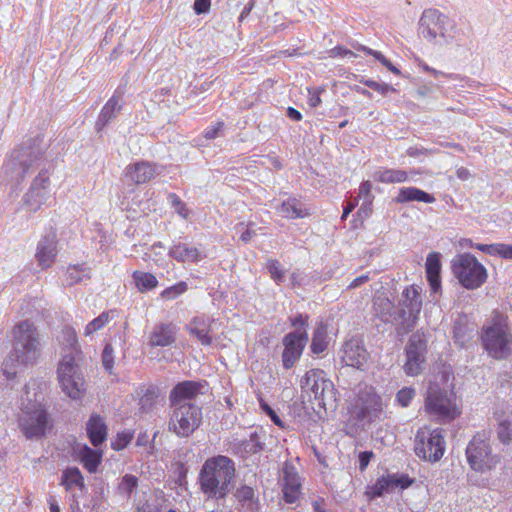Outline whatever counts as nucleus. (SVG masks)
Instances as JSON below:
<instances>
[{
  "instance_id": "1",
  "label": "nucleus",
  "mask_w": 512,
  "mask_h": 512,
  "mask_svg": "<svg viewBox=\"0 0 512 512\" xmlns=\"http://www.w3.org/2000/svg\"><path fill=\"white\" fill-rule=\"evenodd\" d=\"M47 384L42 379H31L21 397L18 427L27 439L41 438L51 428V419L45 406Z\"/></svg>"
},
{
  "instance_id": "2",
  "label": "nucleus",
  "mask_w": 512,
  "mask_h": 512,
  "mask_svg": "<svg viewBox=\"0 0 512 512\" xmlns=\"http://www.w3.org/2000/svg\"><path fill=\"white\" fill-rule=\"evenodd\" d=\"M235 476L232 459L223 455L208 458L199 471L200 490L207 499H224L233 488Z\"/></svg>"
},
{
  "instance_id": "3",
  "label": "nucleus",
  "mask_w": 512,
  "mask_h": 512,
  "mask_svg": "<svg viewBox=\"0 0 512 512\" xmlns=\"http://www.w3.org/2000/svg\"><path fill=\"white\" fill-rule=\"evenodd\" d=\"M40 353L41 343L35 325L28 320L19 322L13 328L12 350L4 362V374L8 379L14 377L15 372L9 371L8 367L32 364Z\"/></svg>"
},
{
  "instance_id": "4",
  "label": "nucleus",
  "mask_w": 512,
  "mask_h": 512,
  "mask_svg": "<svg viewBox=\"0 0 512 512\" xmlns=\"http://www.w3.org/2000/svg\"><path fill=\"white\" fill-rule=\"evenodd\" d=\"M450 373L442 371L429 382L424 401L425 411L441 422H450L460 416L456 395L449 389L447 382Z\"/></svg>"
},
{
  "instance_id": "5",
  "label": "nucleus",
  "mask_w": 512,
  "mask_h": 512,
  "mask_svg": "<svg viewBox=\"0 0 512 512\" xmlns=\"http://www.w3.org/2000/svg\"><path fill=\"white\" fill-rule=\"evenodd\" d=\"M69 350L58 365V380L62 391L71 399H80L85 392V380L77 363L78 349L74 331L66 328L64 331Z\"/></svg>"
},
{
  "instance_id": "6",
  "label": "nucleus",
  "mask_w": 512,
  "mask_h": 512,
  "mask_svg": "<svg viewBox=\"0 0 512 512\" xmlns=\"http://www.w3.org/2000/svg\"><path fill=\"white\" fill-rule=\"evenodd\" d=\"M42 156L41 149L32 144L14 149L4 163L3 171L5 176L11 182L21 183L26 175L40 166Z\"/></svg>"
},
{
  "instance_id": "7",
  "label": "nucleus",
  "mask_w": 512,
  "mask_h": 512,
  "mask_svg": "<svg viewBox=\"0 0 512 512\" xmlns=\"http://www.w3.org/2000/svg\"><path fill=\"white\" fill-rule=\"evenodd\" d=\"M301 389L310 399L317 401L324 409L336 405V392L333 382L323 370L312 369L301 380Z\"/></svg>"
},
{
  "instance_id": "8",
  "label": "nucleus",
  "mask_w": 512,
  "mask_h": 512,
  "mask_svg": "<svg viewBox=\"0 0 512 512\" xmlns=\"http://www.w3.org/2000/svg\"><path fill=\"white\" fill-rule=\"evenodd\" d=\"M452 271L466 289H477L487 279L485 267L469 253L459 254L452 260Z\"/></svg>"
},
{
  "instance_id": "9",
  "label": "nucleus",
  "mask_w": 512,
  "mask_h": 512,
  "mask_svg": "<svg viewBox=\"0 0 512 512\" xmlns=\"http://www.w3.org/2000/svg\"><path fill=\"white\" fill-rule=\"evenodd\" d=\"M172 412L168 422L170 432L178 437L192 435L202 422V409L197 405L171 406Z\"/></svg>"
},
{
  "instance_id": "10",
  "label": "nucleus",
  "mask_w": 512,
  "mask_h": 512,
  "mask_svg": "<svg viewBox=\"0 0 512 512\" xmlns=\"http://www.w3.org/2000/svg\"><path fill=\"white\" fill-rule=\"evenodd\" d=\"M414 450L418 457L436 462L445 452L444 430L421 427L415 436Z\"/></svg>"
},
{
  "instance_id": "11",
  "label": "nucleus",
  "mask_w": 512,
  "mask_h": 512,
  "mask_svg": "<svg viewBox=\"0 0 512 512\" xmlns=\"http://www.w3.org/2000/svg\"><path fill=\"white\" fill-rule=\"evenodd\" d=\"M466 456L470 467L478 472H486L500 462L498 455L491 452L489 439L485 433H477L466 448Z\"/></svg>"
},
{
  "instance_id": "12",
  "label": "nucleus",
  "mask_w": 512,
  "mask_h": 512,
  "mask_svg": "<svg viewBox=\"0 0 512 512\" xmlns=\"http://www.w3.org/2000/svg\"><path fill=\"white\" fill-rule=\"evenodd\" d=\"M420 292L421 288L416 285L403 290L399 300V318L401 319L398 327L399 334H407L414 328L422 308Z\"/></svg>"
},
{
  "instance_id": "13",
  "label": "nucleus",
  "mask_w": 512,
  "mask_h": 512,
  "mask_svg": "<svg viewBox=\"0 0 512 512\" xmlns=\"http://www.w3.org/2000/svg\"><path fill=\"white\" fill-rule=\"evenodd\" d=\"M483 344L487 352L496 359L512 353V335L507 326L494 324L485 330Z\"/></svg>"
},
{
  "instance_id": "14",
  "label": "nucleus",
  "mask_w": 512,
  "mask_h": 512,
  "mask_svg": "<svg viewBox=\"0 0 512 512\" xmlns=\"http://www.w3.org/2000/svg\"><path fill=\"white\" fill-rule=\"evenodd\" d=\"M51 180L47 169H41L23 196L24 204L36 212L51 198Z\"/></svg>"
},
{
  "instance_id": "15",
  "label": "nucleus",
  "mask_w": 512,
  "mask_h": 512,
  "mask_svg": "<svg viewBox=\"0 0 512 512\" xmlns=\"http://www.w3.org/2000/svg\"><path fill=\"white\" fill-rule=\"evenodd\" d=\"M406 362L404 371L409 376H416L421 373L422 365L425 362L427 352V340L423 334L414 333L406 346Z\"/></svg>"
},
{
  "instance_id": "16",
  "label": "nucleus",
  "mask_w": 512,
  "mask_h": 512,
  "mask_svg": "<svg viewBox=\"0 0 512 512\" xmlns=\"http://www.w3.org/2000/svg\"><path fill=\"white\" fill-rule=\"evenodd\" d=\"M308 341L307 331L299 329L286 334L282 339L284 350L282 353V363L285 369L292 368L300 359L303 350Z\"/></svg>"
},
{
  "instance_id": "17",
  "label": "nucleus",
  "mask_w": 512,
  "mask_h": 512,
  "mask_svg": "<svg viewBox=\"0 0 512 512\" xmlns=\"http://www.w3.org/2000/svg\"><path fill=\"white\" fill-rule=\"evenodd\" d=\"M447 17L436 9H427L419 20V33L428 41L437 37H445Z\"/></svg>"
},
{
  "instance_id": "18",
  "label": "nucleus",
  "mask_w": 512,
  "mask_h": 512,
  "mask_svg": "<svg viewBox=\"0 0 512 512\" xmlns=\"http://www.w3.org/2000/svg\"><path fill=\"white\" fill-rule=\"evenodd\" d=\"M58 254V239L55 231H49L37 242L35 260L42 270L52 267Z\"/></svg>"
},
{
  "instance_id": "19",
  "label": "nucleus",
  "mask_w": 512,
  "mask_h": 512,
  "mask_svg": "<svg viewBox=\"0 0 512 512\" xmlns=\"http://www.w3.org/2000/svg\"><path fill=\"white\" fill-rule=\"evenodd\" d=\"M339 356L346 366L360 369L367 362L369 354L360 339L351 338L343 344Z\"/></svg>"
},
{
  "instance_id": "20",
  "label": "nucleus",
  "mask_w": 512,
  "mask_h": 512,
  "mask_svg": "<svg viewBox=\"0 0 512 512\" xmlns=\"http://www.w3.org/2000/svg\"><path fill=\"white\" fill-rule=\"evenodd\" d=\"M204 384L195 381H183L178 383L170 392L171 406L195 405L192 401L202 394Z\"/></svg>"
},
{
  "instance_id": "21",
  "label": "nucleus",
  "mask_w": 512,
  "mask_h": 512,
  "mask_svg": "<svg viewBox=\"0 0 512 512\" xmlns=\"http://www.w3.org/2000/svg\"><path fill=\"white\" fill-rule=\"evenodd\" d=\"M301 479L296 471V468L290 464L285 463L283 467V498L286 503H295L301 495Z\"/></svg>"
},
{
  "instance_id": "22",
  "label": "nucleus",
  "mask_w": 512,
  "mask_h": 512,
  "mask_svg": "<svg viewBox=\"0 0 512 512\" xmlns=\"http://www.w3.org/2000/svg\"><path fill=\"white\" fill-rule=\"evenodd\" d=\"M168 255L179 263H198L206 258V253L186 242H175L168 250Z\"/></svg>"
},
{
  "instance_id": "23",
  "label": "nucleus",
  "mask_w": 512,
  "mask_h": 512,
  "mask_svg": "<svg viewBox=\"0 0 512 512\" xmlns=\"http://www.w3.org/2000/svg\"><path fill=\"white\" fill-rule=\"evenodd\" d=\"M177 328L171 323H161L154 326L149 335L148 343L151 347H166L176 341Z\"/></svg>"
},
{
  "instance_id": "24",
  "label": "nucleus",
  "mask_w": 512,
  "mask_h": 512,
  "mask_svg": "<svg viewBox=\"0 0 512 512\" xmlns=\"http://www.w3.org/2000/svg\"><path fill=\"white\" fill-rule=\"evenodd\" d=\"M126 176L135 184H144L152 180L158 171L156 166L147 161H139L126 167Z\"/></svg>"
},
{
  "instance_id": "25",
  "label": "nucleus",
  "mask_w": 512,
  "mask_h": 512,
  "mask_svg": "<svg viewBox=\"0 0 512 512\" xmlns=\"http://www.w3.org/2000/svg\"><path fill=\"white\" fill-rule=\"evenodd\" d=\"M214 320L208 316L202 315L194 317L187 326V330L191 335H194L202 345H210L212 337V324Z\"/></svg>"
},
{
  "instance_id": "26",
  "label": "nucleus",
  "mask_w": 512,
  "mask_h": 512,
  "mask_svg": "<svg viewBox=\"0 0 512 512\" xmlns=\"http://www.w3.org/2000/svg\"><path fill=\"white\" fill-rule=\"evenodd\" d=\"M412 480L407 475L390 474L377 480L373 487L374 496H382L385 492L394 490L397 487L405 489L409 487Z\"/></svg>"
},
{
  "instance_id": "27",
  "label": "nucleus",
  "mask_w": 512,
  "mask_h": 512,
  "mask_svg": "<svg viewBox=\"0 0 512 512\" xmlns=\"http://www.w3.org/2000/svg\"><path fill=\"white\" fill-rule=\"evenodd\" d=\"M276 211L286 219H298L308 216L310 213L305 205L297 198L291 197L284 200Z\"/></svg>"
},
{
  "instance_id": "28",
  "label": "nucleus",
  "mask_w": 512,
  "mask_h": 512,
  "mask_svg": "<svg viewBox=\"0 0 512 512\" xmlns=\"http://www.w3.org/2000/svg\"><path fill=\"white\" fill-rule=\"evenodd\" d=\"M74 451L78 460L82 463L85 469L90 473L97 471L102 459L100 451L94 450L87 445L78 446Z\"/></svg>"
},
{
  "instance_id": "29",
  "label": "nucleus",
  "mask_w": 512,
  "mask_h": 512,
  "mask_svg": "<svg viewBox=\"0 0 512 512\" xmlns=\"http://www.w3.org/2000/svg\"><path fill=\"white\" fill-rule=\"evenodd\" d=\"M88 437L93 444L97 447L107 437V426L104 420L97 414L91 415L86 425Z\"/></svg>"
},
{
  "instance_id": "30",
  "label": "nucleus",
  "mask_w": 512,
  "mask_h": 512,
  "mask_svg": "<svg viewBox=\"0 0 512 512\" xmlns=\"http://www.w3.org/2000/svg\"><path fill=\"white\" fill-rule=\"evenodd\" d=\"M121 95L117 92L108 100L102 108L96 122V129L102 130L111 120H113L121 109Z\"/></svg>"
},
{
  "instance_id": "31",
  "label": "nucleus",
  "mask_w": 512,
  "mask_h": 512,
  "mask_svg": "<svg viewBox=\"0 0 512 512\" xmlns=\"http://www.w3.org/2000/svg\"><path fill=\"white\" fill-rule=\"evenodd\" d=\"M396 203H406V202H424V203H433L435 202V197L419 188L416 187H403L399 190L398 195L395 197Z\"/></svg>"
},
{
  "instance_id": "32",
  "label": "nucleus",
  "mask_w": 512,
  "mask_h": 512,
  "mask_svg": "<svg viewBox=\"0 0 512 512\" xmlns=\"http://www.w3.org/2000/svg\"><path fill=\"white\" fill-rule=\"evenodd\" d=\"M373 308L375 315L383 322L388 323L392 321L394 316V304L384 294L375 296L373 300Z\"/></svg>"
},
{
  "instance_id": "33",
  "label": "nucleus",
  "mask_w": 512,
  "mask_h": 512,
  "mask_svg": "<svg viewBox=\"0 0 512 512\" xmlns=\"http://www.w3.org/2000/svg\"><path fill=\"white\" fill-rule=\"evenodd\" d=\"M440 269L441 263L439 254H429L426 259V274L430 286L434 292H437L440 288Z\"/></svg>"
},
{
  "instance_id": "34",
  "label": "nucleus",
  "mask_w": 512,
  "mask_h": 512,
  "mask_svg": "<svg viewBox=\"0 0 512 512\" xmlns=\"http://www.w3.org/2000/svg\"><path fill=\"white\" fill-rule=\"evenodd\" d=\"M374 179L385 184L402 183L408 180V173L401 169L381 168L374 173Z\"/></svg>"
},
{
  "instance_id": "35",
  "label": "nucleus",
  "mask_w": 512,
  "mask_h": 512,
  "mask_svg": "<svg viewBox=\"0 0 512 512\" xmlns=\"http://www.w3.org/2000/svg\"><path fill=\"white\" fill-rule=\"evenodd\" d=\"M90 279V270L84 265H70L64 276V285L73 286Z\"/></svg>"
},
{
  "instance_id": "36",
  "label": "nucleus",
  "mask_w": 512,
  "mask_h": 512,
  "mask_svg": "<svg viewBox=\"0 0 512 512\" xmlns=\"http://www.w3.org/2000/svg\"><path fill=\"white\" fill-rule=\"evenodd\" d=\"M382 410L381 400L377 396H370L367 401L362 405L358 412V418L361 420L373 421L379 418Z\"/></svg>"
},
{
  "instance_id": "37",
  "label": "nucleus",
  "mask_w": 512,
  "mask_h": 512,
  "mask_svg": "<svg viewBox=\"0 0 512 512\" xmlns=\"http://www.w3.org/2000/svg\"><path fill=\"white\" fill-rule=\"evenodd\" d=\"M328 346L327 327L320 322L313 333L311 350L314 354H320L326 350Z\"/></svg>"
},
{
  "instance_id": "38",
  "label": "nucleus",
  "mask_w": 512,
  "mask_h": 512,
  "mask_svg": "<svg viewBox=\"0 0 512 512\" xmlns=\"http://www.w3.org/2000/svg\"><path fill=\"white\" fill-rule=\"evenodd\" d=\"M133 280L140 292L151 290L158 284V281L153 274L142 271H135L133 273Z\"/></svg>"
},
{
  "instance_id": "39",
  "label": "nucleus",
  "mask_w": 512,
  "mask_h": 512,
  "mask_svg": "<svg viewBox=\"0 0 512 512\" xmlns=\"http://www.w3.org/2000/svg\"><path fill=\"white\" fill-rule=\"evenodd\" d=\"M242 506L249 512H255L257 509V501L255 499L254 490L249 486L240 487L235 494Z\"/></svg>"
},
{
  "instance_id": "40",
  "label": "nucleus",
  "mask_w": 512,
  "mask_h": 512,
  "mask_svg": "<svg viewBox=\"0 0 512 512\" xmlns=\"http://www.w3.org/2000/svg\"><path fill=\"white\" fill-rule=\"evenodd\" d=\"M61 484L66 490H70L73 486L83 488L84 479L80 470L76 467L66 469L62 475Z\"/></svg>"
},
{
  "instance_id": "41",
  "label": "nucleus",
  "mask_w": 512,
  "mask_h": 512,
  "mask_svg": "<svg viewBox=\"0 0 512 512\" xmlns=\"http://www.w3.org/2000/svg\"><path fill=\"white\" fill-rule=\"evenodd\" d=\"M157 398L158 390L154 387L147 388L139 400V410L142 413L151 411Z\"/></svg>"
},
{
  "instance_id": "42",
  "label": "nucleus",
  "mask_w": 512,
  "mask_h": 512,
  "mask_svg": "<svg viewBox=\"0 0 512 512\" xmlns=\"http://www.w3.org/2000/svg\"><path fill=\"white\" fill-rule=\"evenodd\" d=\"M497 435L503 444H509L512 441V415L499 420Z\"/></svg>"
},
{
  "instance_id": "43",
  "label": "nucleus",
  "mask_w": 512,
  "mask_h": 512,
  "mask_svg": "<svg viewBox=\"0 0 512 512\" xmlns=\"http://www.w3.org/2000/svg\"><path fill=\"white\" fill-rule=\"evenodd\" d=\"M138 486V478L132 474H125L118 482V492L130 496Z\"/></svg>"
},
{
  "instance_id": "44",
  "label": "nucleus",
  "mask_w": 512,
  "mask_h": 512,
  "mask_svg": "<svg viewBox=\"0 0 512 512\" xmlns=\"http://www.w3.org/2000/svg\"><path fill=\"white\" fill-rule=\"evenodd\" d=\"M111 313L112 312H102L98 317L90 321L85 327V336H91L101 330L109 322Z\"/></svg>"
},
{
  "instance_id": "45",
  "label": "nucleus",
  "mask_w": 512,
  "mask_h": 512,
  "mask_svg": "<svg viewBox=\"0 0 512 512\" xmlns=\"http://www.w3.org/2000/svg\"><path fill=\"white\" fill-rule=\"evenodd\" d=\"M360 50L364 51L365 53L374 56L382 65H384L389 71L394 73L395 75H400V70L396 68L390 60H388L382 53L372 50L366 46H360Z\"/></svg>"
},
{
  "instance_id": "46",
  "label": "nucleus",
  "mask_w": 512,
  "mask_h": 512,
  "mask_svg": "<svg viewBox=\"0 0 512 512\" xmlns=\"http://www.w3.org/2000/svg\"><path fill=\"white\" fill-rule=\"evenodd\" d=\"M240 448L244 454H255L262 449V444L254 433L250 436L249 440H244L240 443Z\"/></svg>"
},
{
  "instance_id": "47",
  "label": "nucleus",
  "mask_w": 512,
  "mask_h": 512,
  "mask_svg": "<svg viewBox=\"0 0 512 512\" xmlns=\"http://www.w3.org/2000/svg\"><path fill=\"white\" fill-rule=\"evenodd\" d=\"M187 289H188L187 283L184 281H181V282L163 290L161 293V296L164 299L172 300V299L176 298L177 296L186 292Z\"/></svg>"
},
{
  "instance_id": "48",
  "label": "nucleus",
  "mask_w": 512,
  "mask_h": 512,
  "mask_svg": "<svg viewBox=\"0 0 512 512\" xmlns=\"http://www.w3.org/2000/svg\"><path fill=\"white\" fill-rule=\"evenodd\" d=\"M416 391L412 387H404L396 394V401L402 407L409 406L412 399L415 397Z\"/></svg>"
},
{
  "instance_id": "49",
  "label": "nucleus",
  "mask_w": 512,
  "mask_h": 512,
  "mask_svg": "<svg viewBox=\"0 0 512 512\" xmlns=\"http://www.w3.org/2000/svg\"><path fill=\"white\" fill-rule=\"evenodd\" d=\"M102 364L109 374H113L114 350L111 344H106L102 352Z\"/></svg>"
},
{
  "instance_id": "50",
  "label": "nucleus",
  "mask_w": 512,
  "mask_h": 512,
  "mask_svg": "<svg viewBox=\"0 0 512 512\" xmlns=\"http://www.w3.org/2000/svg\"><path fill=\"white\" fill-rule=\"evenodd\" d=\"M267 269L270 273L271 278L280 283L284 278V271L281 269V265L277 260L270 259L267 261Z\"/></svg>"
},
{
  "instance_id": "51",
  "label": "nucleus",
  "mask_w": 512,
  "mask_h": 512,
  "mask_svg": "<svg viewBox=\"0 0 512 512\" xmlns=\"http://www.w3.org/2000/svg\"><path fill=\"white\" fill-rule=\"evenodd\" d=\"M168 199L172 206L175 208L176 212L184 219H187L189 216V210L185 203H183L182 200L174 193H170L168 195Z\"/></svg>"
},
{
  "instance_id": "52",
  "label": "nucleus",
  "mask_w": 512,
  "mask_h": 512,
  "mask_svg": "<svg viewBox=\"0 0 512 512\" xmlns=\"http://www.w3.org/2000/svg\"><path fill=\"white\" fill-rule=\"evenodd\" d=\"M493 256H500L504 259H512V244L495 243L493 244Z\"/></svg>"
},
{
  "instance_id": "53",
  "label": "nucleus",
  "mask_w": 512,
  "mask_h": 512,
  "mask_svg": "<svg viewBox=\"0 0 512 512\" xmlns=\"http://www.w3.org/2000/svg\"><path fill=\"white\" fill-rule=\"evenodd\" d=\"M133 435L130 432L117 434V438L112 442V448L116 451L124 449L132 440Z\"/></svg>"
},
{
  "instance_id": "54",
  "label": "nucleus",
  "mask_w": 512,
  "mask_h": 512,
  "mask_svg": "<svg viewBox=\"0 0 512 512\" xmlns=\"http://www.w3.org/2000/svg\"><path fill=\"white\" fill-rule=\"evenodd\" d=\"M364 84L370 89L386 95L388 92H393L395 89L387 83H379L373 80H366Z\"/></svg>"
},
{
  "instance_id": "55",
  "label": "nucleus",
  "mask_w": 512,
  "mask_h": 512,
  "mask_svg": "<svg viewBox=\"0 0 512 512\" xmlns=\"http://www.w3.org/2000/svg\"><path fill=\"white\" fill-rule=\"evenodd\" d=\"M261 409L270 417L271 421L279 426L284 427L283 422L281 421L280 417L277 415V413L263 400L260 401Z\"/></svg>"
},
{
  "instance_id": "56",
  "label": "nucleus",
  "mask_w": 512,
  "mask_h": 512,
  "mask_svg": "<svg viewBox=\"0 0 512 512\" xmlns=\"http://www.w3.org/2000/svg\"><path fill=\"white\" fill-rule=\"evenodd\" d=\"M223 127H224L223 122H221V121L217 122L214 126L207 128L204 131L203 136L208 140L215 139L216 137L221 135V131H222Z\"/></svg>"
},
{
  "instance_id": "57",
  "label": "nucleus",
  "mask_w": 512,
  "mask_h": 512,
  "mask_svg": "<svg viewBox=\"0 0 512 512\" xmlns=\"http://www.w3.org/2000/svg\"><path fill=\"white\" fill-rule=\"evenodd\" d=\"M308 319L309 318L307 315L298 314L295 317L291 318V325L295 328V330L299 329L300 331H306Z\"/></svg>"
},
{
  "instance_id": "58",
  "label": "nucleus",
  "mask_w": 512,
  "mask_h": 512,
  "mask_svg": "<svg viewBox=\"0 0 512 512\" xmlns=\"http://www.w3.org/2000/svg\"><path fill=\"white\" fill-rule=\"evenodd\" d=\"M136 512H160V509L155 503L146 500L137 504Z\"/></svg>"
},
{
  "instance_id": "59",
  "label": "nucleus",
  "mask_w": 512,
  "mask_h": 512,
  "mask_svg": "<svg viewBox=\"0 0 512 512\" xmlns=\"http://www.w3.org/2000/svg\"><path fill=\"white\" fill-rule=\"evenodd\" d=\"M320 89H308V103L311 107H317L321 103Z\"/></svg>"
},
{
  "instance_id": "60",
  "label": "nucleus",
  "mask_w": 512,
  "mask_h": 512,
  "mask_svg": "<svg viewBox=\"0 0 512 512\" xmlns=\"http://www.w3.org/2000/svg\"><path fill=\"white\" fill-rule=\"evenodd\" d=\"M210 5L211 0H195L194 11L198 15L206 13L210 9Z\"/></svg>"
},
{
  "instance_id": "61",
  "label": "nucleus",
  "mask_w": 512,
  "mask_h": 512,
  "mask_svg": "<svg viewBox=\"0 0 512 512\" xmlns=\"http://www.w3.org/2000/svg\"><path fill=\"white\" fill-rule=\"evenodd\" d=\"M372 457V451H364L359 454V469L361 471L366 469Z\"/></svg>"
},
{
  "instance_id": "62",
  "label": "nucleus",
  "mask_w": 512,
  "mask_h": 512,
  "mask_svg": "<svg viewBox=\"0 0 512 512\" xmlns=\"http://www.w3.org/2000/svg\"><path fill=\"white\" fill-rule=\"evenodd\" d=\"M371 189H372V184L369 181L363 182L360 185V188H359V196L367 198L369 200V202H370L371 201L370 200V198H371Z\"/></svg>"
},
{
  "instance_id": "63",
  "label": "nucleus",
  "mask_w": 512,
  "mask_h": 512,
  "mask_svg": "<svg viewBox=\"0 0 512 512\" xmlns=\"http://www.w3.org/2000/svg\"><path fill=\"white\" fill-rule=\"evenodd\" d=\"M419 66L425 71V72H428V73H431L435 78H438L440 76L442 77H451V75H447L445 74L444 72L442 71H438V70H435L431 67H429L426 63L420 61L419 62Z\"/></svg>"
},
{
  "instance_id": "64",
  "label": "nucleus",
  "mask_w": 512,
  "mask_h": 512,
  "mask_svg": "<svg viewBox=\"0 0 512 512\" xmlns=\"http://www.w3.org/2000/svg\"><path fill=\"white\" fill-rule=\"evenodd\" d=\"M312 507L315 512H328L326 509L325 500L321 497H318L312 502Z\"/></svg>"
}]
</instances>
